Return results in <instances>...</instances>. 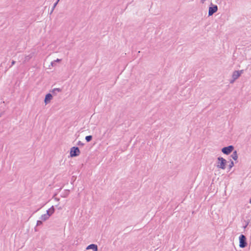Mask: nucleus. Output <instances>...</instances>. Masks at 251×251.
Returning <instances> with one entry per match:
<instances>
[{"label": "nucleus", "mask_w": 251, "mask_h": 251, "mask_svg": "<svg viewBox=\"0 0 251 251\" xmlns=\"http://www.w3.org/2000/svg\"><path fill=\"white\" fill-rule=\"evenodd\" d=\"M218 161L217 162V167L219 169L223 170L225 169L226 163V160L222 157H219L217 158Z\"/></svg>", "instance_id": "f257e3e1"}, {"label": "nucleus", "mask_w": 251, "mask_h": 251, "mask_svg": "<svg viewBox=\"0 0 251 251\" xmlns=\"http://www.w3.org/2000/svg\"><path fill=\"white\" fill-rule=\"evenodd\" d=\"M239 247L241 248H244L247 246V238L243 234H241L239 237Z\"/></svg>", "instance_id": "f03ea898"}, {"label": "nucleus", "mask_w": 251, "mask_h": 251, "mask_svg": "<svg viewBox=\"0 0 251 251\" xmlns=\"http://www.w3.org/2000/svg\"><path fill=\"white\" fill-rule=\"evenodd\" d=\"M80 151L77 147H73L70 150V156L71 157H76L79 155Z\"/></svg>", "instance_id": "7ed1b4c3"}, {"label": "nucleus", "mask_w": 251, "mask_h": 251, "mask_svg": "<svg viewBox=\"0 0 251 251\" xmlns=\"http://www.w3.org/2000/svg\"><path fill=\"white\" fill-rule=\"evenodd\" d=\"M234 150V147L232 145L228 146L227 147H224L222 149V151L225 154H229Z\"/></svg>", "instance_id": "20e7f679"}, {"label": "nucleus", "mask_w": 251, "mask_h": 251, "mask_svg": "<svg viewBox=\"0 0 251 251\" xmlns=\"http://www.w3.org/2000/svg\"><path fill=\"white\" fill-rule=\"evenodd\" d=\"M218 10V7L216 5H214L213 7H210L209 8L208 15L209 16L212 15L213 13L217 12Z\"/></svg>", "instance_id": "39448f33"}, {"label": "nucleus", "mask_w": 251, "mask_h": 251, "mask_svg": "<svg viewBox=\"0 0 251 251\" xmlns=\"http://www.w3.org/2000/svg\"><path fill=\"white\" fill-rule=\"evenodd\" d=\"M243 71L241 70L240 71H234L233 73L232 77L234 80L236 79L237 78H238L241 74L242 73Z\"/></svg>", "instance_id": "423d86ee"}, {"label": "nucleus", "mask_w": 251, "mask_h": 251, "mask_svg": "<svg viewBox=\"0 0 251 251\" xmlns=\"http://www.w3.org/2000/svg\"><path fill=\"white\" fill-rule=\"evenodd\" d=\"M90 249L93 250V251H98V250L97 245L96 244H93L89 245L86 248V250H90Z\"/></svg>", "instance_id": "0eeeda50"}, {"label": "nucleus", "mask_w": 251, "mask_h": 251, "mask_svg": "<svg viewBox=\"0 0 251 251\" xmlns=\"http://www.w3.org/2000/svg\"><path fill=\"white\" fill-rule=\"evenodd\" d=\"M50 217V215L49 214L46 213V214L42 215L40 217V219L43 221H45L47 220L48 219H49Z\"/></svg>", "instance_id": "6e6552de"}, {"label": "nucleus", "mask_w": 251, "mask_h": 251, "mask_svg": "<svg viewBox=\"0 0 251 251\" xmlns=\"http://www.w3.org/2000/svg\"><path fill=\"white\" fill-rule=\"evenodd\" d=\"M52 99V95L50 94H48L45 97V102L46 103H48L50 101V100Z\"/></svg>", "instance_id": "1a4fd4ad"}, {"label": "nucleus", "mask_w": 251, "mask_h": 251, "mask_svg": "<svg viewBox=\"0 0 251 251\" xmlns=\"http://www.w3.org/2000/svg\"><path fill=\"white\" fill-rule=\"evenodd\" d=\"M54 208L53 206H52L50 209L47 211L46 214H49L50 216L54 213Z\"/></svg>", "instance_id": "9d476101"}, {"label": "nucleus", "mask_w": 251, "mask_h": 251, "mask_svg": "<svg viewBox=\"0 0 251 251\" xmlns=\"http://www.w3.org/2000/svg\"><path fill=\"white\" fill-rule=\"evenodd\" d=\"M231 157L234 159V160H236L238 158V155L237 152L236 151H235L233 152L232 154L231 155Z\"/></svg>", "instance_id": "9b49d317"}, {"label": "nucleus", "mask_w": 251, "mask_h": 251, "mask_svg": "<svg viewBox=\"0 0 251 251\" xmlns=\"http://www.w3.org/2000/svg\"><path fill=\"white\" fill-rule=\"evenodd\" d=\"M92 139V136L88 135L85 137V140L87 142H90Z\"/></svg>", "instance_id": "f8f14e48"}, {"label": "nucleus", "mask_w": 251, "mask_h": 251, "mask_svg": "<svg viewBox=\"0 0 251 251\" xmlns=\"http://www.w3.org/2000/svg\"><path fill=\"white\" fill-rule=\"evenodd\" d=\"M42 220H38L37 221V224H36V226H39L41 225H42L43 223H42Z\"/></svg>", "instance_id": "ddd939ff"}, {"label": "nucleus", "mask_w": 251, "mask_h": 251, "mask_svg": "<svg viewBox=\"0 0 251 251\" xmlns=\"http://www.w3.org/2000/svg\"><path fill=\"white\" fill-rule=\"evenodd\" d=\"M234 166V162L233 161H231L229 165V169L230 170L231 168Z\"/></svg>", "instance_id": "4468645a"}, {"label": "nucleus", "mask_w": 251, "mask_h": 251, "mask_svg": "<svg viewBox=\"0 0 251 251\" xmlns=\"http://www.w3.org/2000/svg\"><path fill=\"white\" fill-rule=\"evenodd\" d=\"M77 145L78 146H83L84 145V143H83L82 142H81L80 141H79L77 143Z\"/></svg>", "instance_id": "2eb2a0df"}, {"label": "nucleus", "mask_w": 251, "mask_h": 251, "mask_svg": "<svg viewBox=\"0 0 251 251\" xmlns=\"http://www.w3.org/2000/svg\"><path fill=\"white\" fill-rule=\"evenodd\" d=\"M248 225V224H247L246 226H244V228H246Z\"/></svg>", "instance_id": "dca6fc26"}]
</instances>
